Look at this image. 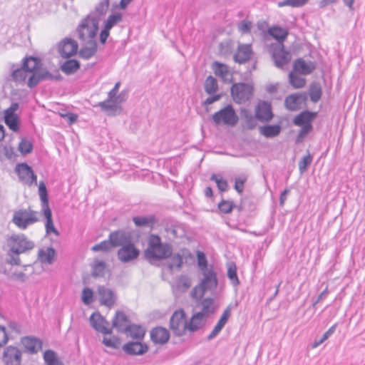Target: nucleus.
Here are the masks:
<instances>
[{
	"label": "nucleus",
	"instance_id": "nucleus-1",
	"mask_svg": "<svg viewBox=\"0 0 365 365\" xmlns=\"http://www.w3.org/2000/svg\"><path fill=\"white\" fill-rule=\"evenodd\" d=\"M6 255L8 258L6 263L11 265H20L19 255L32 250L35 243L29 240L24 234H13L6 239Z\"/></svg>",
	"mask_w": 365,
	"mask_h": 365
},
{
	"label": "nucleus",
	"instance_id": "nucleus-2",
	"mask_svg": "<svg viewBox=\"0 0 365 365\" xmlns=\"http://www.w3.org/2000/svg\"><path fill=\"white\" fill-rule=\"evenodd\" d=\"M202 273V279L199 284L193 288L191 293L192 297L197 301L203 297L206 291L215 289L218 284L217 274L212 266L209 270L203 271Z\"/></svg>",
	"mask_w": 365,
	"mask_h": 365
},
{
	"label": "nucleus",
	"instance_id": "nucleus-3",
	"mask_svg": "<svg viewBox=\"0 0 365 365\" xmlns=\"http://www.w3.org/2000/svg\"><path fill=\"white\" fill-rule=\"evenodd\" d=\"M38 212L31 210L20 209L14 212L12 217V222L19 229L26 230L29 226L38 221Z\"/></svg>",
	"mask_w": 365,
	"mask_h": 365
},
{
	"label": "nucleus",
	"instance_id": "nucleus-4",
	"mask_svg": "<svg viewBox=\"0 0 365 365\" xmlns=\"http://www.w3.org/2000/svg\"><path fill=\"white\" fill-rule=\"evenodd\" d=\"M253 86L247 83H234L231 88V95L237 103H243L251 99L253 96Z\"/></svg>",
	"mask_w": 365,
	"mask_h": 365
},
{
	"label": "nucleus",
	"instance_id": "nucleus-5",
	"mask_svg": "<svg viewBox=\"0 0 365 365\" xmlns=\"http://www.w3.org/2000/svg\"><path fill=\"white\" fill-rule=\"evenodd\" d=\"M212 120L216 125L223 123L233 126L237 123L238 116L235 113L233 107L231 105H227L215 113L212 116Z\"/></svg>",
	"mask_w": 365,
	"mask_h": 365
},
{
	"label": "nucleus",
	"instance_id": "nucleus-6",
	"mask_svg": "<svg viewBox=\"0 0 365 365\" xmlns=\"http://www.w3.org/2000/svg\"><path fill=\"white\" fill-rule=\"evenodd\" d=\"M98 24H79L76 33L81 44L97 43L96 36L98 31Z\"/></svg>",
	"mask_w": 365,
	"mask_h": 365
},
{
	"label": "nucleus",
	"instance_id": "nucleus-7",
	"mask_svg": "<svg viewBox=\"0 0 365 365\" xmlns=\"http://www.w3.org/2000/svg\"><path fill=\"white\" fill-rule=\"evenodd\" d=\"M170 328L175 336H181L187 329L186 315L182 309L174 312L170 319Z\"/></svg>",
	"mask_w": 365,
	"mask_h": 365
},
{
	"label": "nucleus",
	"instance_id": "nucleus-8",
	"mask_svg": "<svg viewBox=\"0 0 365 365\" xmlns=\"http://www.w3.org/2000/svg\"><path fill=\"white\" fill-rule=\"evenodd\" d=\"M110 0H101L81 23H99L105 21V16L109 6Z\"/></svg>",
	"mask_w": 365,
	"mask_h": 365
},
{
	"label": "nucleus",
	"instance_id": "nucleus-9",
	"mask_svg": "<svg viewBox=\"0 0 365 365\" xmlns=\"http://www.w3.org/2000/svg\"><path fill=\"white\" fill-rule=\"evenodd\" d=\"M62 78L60 73H57L56 75H53L46 69H40L38 72H34L31 74L28 78L27 86L30 88L36 87L39 82L45 80H61Z\"/></svg>",
	"mask_w": 365,
	"mask_h": 365
},
{
	"label": "nucleus",
	"instance_id": "nucleus-10",
	"mask_svg": "<svg viewBox=\"0 0 365 365\" xmlns=\"http://www.w3.org/2000/svg\"><path fill=\"white\" fill-rule=\"evenodd\" d=\"M15 171L17 173L19 180L24 183L31 185L36 184L37 176L34 173V171L29 165L25 163H19L16 165Z\"/></svg>",
	"mask_w": 365,
	"mask_h": 365
},
{
	"label": "nucleus",
	"instance_id": "nucleus-11",
	"mask_svg": "<svg viewBox=\"0 0 365 365\" xmlns=\"http://www.w3.org/2000/svg\"><path fill=\"white\" fill-rule=\"evenodd\" d=\"M19 108L18 103H12L11 106L4 110V122L6 125L14 132L19 130V119L15 112Z\"/></svg>",
	"mask_w": 365,
	"mask_h": 365
},
{
	"label": "nucleus",
	"instance_id": "nucleus-12",
	"mask_svg": "<svg viewBox=\"0 0 365 365\" xmlns=\"http://www.w3.org/2000/svg\"><path fill=\"white\" fill-rule=\"evenodd\" d=\"M22 353L14 346H9L4 350L2 361L4 365H21Z\"/></svg>",
	"mask_w": 365,
	"mask_h": 365
},
{
	"label": "nucleus",
	"instance_id": "nucleus-13",
	"mask_svg": "<svg viewBox=\"0 0 365 365\" xmlns=\"http://www.w3.org/2000/svg\"><path fill=\"white\" fill-rule=\"evenodd\" d=\"M139 255V250L135 247V245L132 243L131 241L125 246H123V247H120L118 251V259L124 263L137 259Z\"/></svg>",
	"mask_w": 365,
	"mask_h": 365
},
{
	"label": "nucleus",
	"instance_id": "nucleus-14",
	"mask_svg": "<svg viewBox=\"0 0 365 365\" xmlns=\"http://www.w3.org/2000/svg\"><path fill=\"white\" fill-rule=\"evenodd\" d=\"M91 327L98 332L103 334H111L112 328H109V322L98 312H94L90 317Z\"/></svg>",
	"mask_w": 365,
	"mask_h": 365
},
{
	"label": "nucleus",
	"instance_id": "nucleus-15",
	"mask_svg": "<svg viewBox=\"0 0 365 365\" xmlns=\"http://www.w3.org/2000/svg\"><path fill=\"white\" fill-rule=\"evenodd\" d=\"M78 48V43L75 40L66 38L58 43V51L62 58H68L77 53Z\"/></svg>",
	"mask_w": 365,
	"mask_h": 365
},
{
	"label": "nucleus",
	"instance_id": "nucleus-16",
	"mask_svg": "<svg viewBox=\"0 0 365 365\" xmlns=\"http://www.w3.org/2000/svg\"><path fill=\"white\" fill-rule=\"evenodd\" d=\"M128 98V91L125 90L122 91L118 95H115V97L110 100L111 103H108L111 106H115L112 108H101L103 111L106 112L108 115H117L120 114L122 112L121 104L126 101Z\"/></svg>",
	"mask_w": 365,
	"mask_h": 365
},
{
	"label": "nucleus",
	"instance_id": "nucleus-17",
	"mask_svg": "<svg viewBox=\"0 0 365 365\" xmlns=\"http://www.w3.org/2000/svg\"><path fill=\"white\" fill-rule=\"evenodd\" d=\"M170 259L168 264L170 269L173 268L180 269L184 263L187 262L188 259H192V255L187 249L180 250L178 252L170 255Z\"/></svg>",
	"mask_w": 365,
	"mask_h": 365
},
{
	"label": "nucleus",
	"instance_id": "nucleus-18",
	"mask_svg": "<svg viewBox=\"0 0 365 365\" xmlns=\"http://www.w3.org/2000/svg\"><path fill=\"white\" fill-rule=\"evenodd\" d=\"M255 115L258 120L262 123L270 121L273 118L272 108L266 101H261L255 108Z\"/></svg>",
	"mask_w": 365,
	"mask_h": 365
},
{
	"label": "nucleus",
	"instance_id": "nucleus-19",
	"mask_svg": "<svg viewBox=\"0 0 365 365\" xmlns=\"http://www.w3.org/2000/svg\"><path fill=\"white\" fill-rule=\"evenodd\" d=\"M109 238L111 241L113 248L125 246L131 241V235L130 233L119 230L110 233Z\"/></svg>",
	"mask_w": 365,
	"mask_h": 365
},
{
	"label": "nucleus",
	"instance_id": "nucleus-20",
	"mask_svg": "<svg viewBox=\"0 0 365 365\" xmlns=\"http://www.w3.org/2000/svg\"><path fill=\"white\" fill-rule=\"evenodd\" d=\"M272 58L274 61L275 66L282 68L284 65L289 62L291 55L289 52L286 51L284 49V45L281 44L274 48L272 53Z\"/></svg>",
	"mask_w": 365,
	"mask_h": 365
},
{
	"label": "nucleus",
	"instance_id": "nucleus-21",
	"mask_svg": "<svg viewBox=\"0 0 365 365\" xmlns=\"http://www.w3.org/2000/svg\"><path fill=\"white\" fill-rule=\"evenodd\" d=\"M122 349L128 355H143L148 351V346L139 341H129L123 346Z\"/></svg>",
	"mask_w": 365,
	"mask_h": 365
},
{
	"label": "nucleus",
	"instance_id": "nucleus-22",
	"mask_svg": "<svg viewBox=\"0 0 365 365\" xmlns=\"http://www.w3.org/2000/svg\"><path fill=\"white\" fill-rule=\"evenodd\" d=\"M98 294L101 303L108 307H111L115 302V295L113 290L105 286H100L98 288Z\"/></svg>",
	"mask_w": 365,
	"mask_h": 365
},
{
	"label": "nucleus",
	"instance_id": "nucleus-23",
	"mask_svg": "<svg viewBox=\"0 0 365 365\" xmlns=\"http://www.w3.org/2000/svg\"><path fill=\"white\" fill-rule=\"evenodd\" d=\"M150 339L154 344H165L170 339V333L165 328L157 327L151 329Z\"/></svg>",
	"mask_w": 365,
	"mask_h": 365
},
{
	"label": "nucleus",
	"instance_id": "nucleus-24",
	"mask_svg": "<svg viewBox=\"0 0 365 365\" xmlns=\"http://www.w3.org/2000/svg\"><path fill=\"white\" fill-rule=\"evenodd\" d=\"M21 341L26 351L31 354L38 353L42 348V341L34 336H24Z\"/></svg>",
	"mask_w": 365,
	"mask_h": 365
},
{
	"label": "nucleus",
	"instance_id": "nucleus-25",
	"mask_svg": "<svg viewBox=\"0 0 365 365\" xmlns=\"http://www.w3.org/2000/svg\"><path fill=\"white\" fill-rule=\"evenodd\" d=\"M231 309L230 304L226 307L213 330L207 336V340H212L221 331L230 316Z\"/></svg>",
	"mask_w": 365,
	"mask_h": 365
},
{
	"label": "nucleus",
	"instance_id": "nucleus-26",
	"mask_svg": "<svg viewBox=\"0 0 365 365\" xmlns=\"http://www.w3.org/2000/svg\"><path fill=\"white\" fill-rule=\"evenodd\" d=\"M128 316L121 311H117L112 320V327L115 328L118 332L123 333L129 326Z\"/></svg>",
	"mask_w": 365,
	"mask_h": 365
},
{
	"label": "nucleus",
	"instance_id": "nucleus-27",
	"mask_svg": "<svg viewBox=\"0 0 365 365\" xmlns=\"http://www.w3.org/2000/svg\"><path fill=\"white\" fill-rule=\"evenodd\" d=\"M252 55V48L250 44H242L238 46L234 60L239 63H245L250 60Z\"/></svg>",
	"mask_w": 365,
	"mask_h": 365
},
{
	"label": "nucleus",
	"instance_id": "nucleus-28",
	"mask_svg": "<svg viewBox=\"0 0 365 365\" xmlns=\"http://www.w3.org/2000/svg\"><path fill=\"white\" fill-rule=\"evenodd\" d=\"M306 99L304 94L294 93L286 97L284 105L289 110H296L299 108V105Z\"/></svg>",
	"mask_w": 365,
	"mask_h": 365
},
{
	"label": "nucleus",
	"instance_id": "nucleus-29",
	"mask_svg": "<svg viewBox=\"0 0 365 365\" xmlns=\"http://www.w3.org/2000/svg\"><path fill=\"white\" fill-rule=\"evenodd\" d=\"M294 70L302 75L310 74L314 69L315 65L312 62L307 63L302 58L297 59L294 63Z\"/></svg>",
	"mask_w": 365,
	"mask_h": 365
},
{
	"label": "nucleus",
	"instance_id": "nucleus-30",
	"mask_svg": "<svg viewBox=\"0 0 365 365\" xmlns=\"http://www.w3.org/2000/svg\"><path fill=\"white\" fill-rule=\"evenodd\" d=\"M172 254V250L169 245L162 244L153 250V254L149 255L147 259H163L170 257Z\"/></svg>",
	"mask_w": 365,
	"mask_h": 365
},
{
	"label": "nucleus",
	"instance_id": "nucleus-31",
	"mask_svg": "<svg viewBox=\"0 0 365 365\" xmlns=\"http://www.w3.org/2000/svg\"><path fill=\"white\" fill-rule=\"evenodd\" d=\"M42 63L40 58L34 56L26 57L23 59L22 66L30 73L38 72Z\"/></svg>",
	"mask_w": 365,
	"mask_h": 365
},
{
	"label": "nucleus",
	"instance_id": "nucleus-32",
	"mask_svg": "<svg viewBox=\"0 0 365 365\" xmlns=\"http://www.w3.org/2000/svg\"><path fill=\"white\" fill-rule=\"evenodd\" d=\"M43 216L45 217L46 221L45 223V229L47 235L51 233H53L56 236H58L60 235L59 232L54 227L53 219H52V212L50 207L41 209Z\"/></svg>",
	"mask_w": 365,
	"mask_h": 365
},
{
	"label": "nucleus",
	"instance_id": "nucleus-33",
	"mask_svg": "<svg viewBox=\"0 0 365 365\" xmlns=\"http://www.w3.org/2000/svg\"><path fill=\"white\" fill-rule=\"evenodd\" d=\"M282 128L279 125H266L259 127V133L263 136L271 138L279 135Z\"/></svg>",
	"mask_w": 365,
	"mask_h": 365
},
{
	"label": "nucleus",
	"instance_id": "nucleus-34",
	"mask_svg": "<svg viewBox=\"0 0 365 365\" xmlns=\"http://www.w3.org/2000/svg\"><path fill=\"white\" fill-rule=\"evenodd\" d=\"M123 333L133 339L141 340L144 338L145 331L141 326L133 324H130Z\"/></svg>",
	"mask_w": 365,
	"mask_h": 365
},
{
	"label": "nucleus",
	"instance_id": "nucleus-35",
	"mask_svg": "<svg viewBox=\"0 0 365 365\" xmlns=\"http://www.w3.org/2000/svg\"><path fill=\"white\" fill-rule=\"evenodd\" d=\"M133 222L136 227H147L152 228L156 222L154 215L135 216L133 217Z\"/></svg>",
	"mask_w": 365,
	"mask_h": 365
},
{
	"label": "nucleus",
	"instance_id": "nucleus-36",
	"mask_svg": "<svg viewBox=\"0 0 365 365\" xmlns=\"http://www.w3.org/2000/svg\"><path fill=\"white\" fill-rule=\"evenodd\" d=\"M97 52V43L82 44V47L78 51L81 58L88 60L93 57Z\"/></svg>",
	"mask_w": 365,
	"mask_h": 365
},
{
	"label": "nucleus",
	"instance_id": "nucleus-37",
	"mask_svg": "<svg viewBox=\"0 0 365 365\" xmlns=\"http://www.w3.org/2000/svg\"><path fill=\"white\" fill-rule=\"evenodd\" d=\"M120 86V82H117L114 87L108 92V98L103 101L98 102L95 107H100L101 108H112L113 107L115 108V106H111L108 103H111L110 100L113 99L115 96L117 94L119 88Z\"/></svg>",
	"mask_w": 365,
	"mask_h": 365
},
{
	"label": "nucleus",
	"instance_id": "nucleus-38",
	"mask_svg": "<svg viewBox=\"0 0 365 365\" xmlns=\"http://www.w3.org/2000/svg\"><path fill=\"white\" fill-rule=\"evenodd\" d=\"M56 251L53 247H48L46 250L41 249L38 250V259L42 263L51 264L53 262Z\"/></svg>",
	"mask_w": 365,
	"mask_h": 365
},
{
	"label": "nucleus",
	"instance_id": "nucleus-39",
	"mask_svg": "<svg viewBox=\"0 0 365 365\" xmlns=\"http://www.w3.org/2000/svg\"><path fill=\"white\" fill-rule=\"evenodd\" d=\"M203 312L195 313L189 323H187V329L191 332L197 331L202 326V322L203 319Z\"/></svg>",
	"mask_w": 365,
	"mask_h": 365
},
{
	"label": "nucleus",
	"instance_id": "nucleus-40",
	"mask_svg": "<svg viewBox=\"0 0 365 365\" xmlns=\"http://www.w3.org/2000/svg\"><path fill=\"white\" fill-rule=\"evenodd\" d=\"M162 244L163 243L161 242V239L158 235H150L148 239V247L145 250V257L148 258L149 255L153 254V250L159 247V246Z\"/></svg>",
	"mask_w": 365,
	"mask_h": 365
},
{
	"label": "nucleus",
	"instance_id": "nucleus-41",
	"mask_svg": "<svg viewBox=\"0 0 365 365\" xmlns=\"http://www.w3.org/2000/svg\"><path fill=\"white\" fill-rule=\"evenodd\" d=\"M315 113L307 110L303 111L294 118L293 122L296 125L311 124V121Z\"/></svg>",
	"mask_w": 365,
	"mask_h": 365
},
{
	"label": "nucleus",
	"instance_id": "nucleus-42",
	"mask_svg": "<svg viewBox=\"0 0 365 365\" xmlns=\"http://www.w3.org/2000/svg\"><path fill=\"white\" fill-rule=\"evenodd\" d=\"M80 68V63L75 59L66 61L61 66V71L67 75L74 73Z\"/></svg>",
	"mask_w": 365,
	"mask_h": 365
},
{
	"label": "nucleus",
	"instance_id": "nucleus-43",
	"mask_svg": "<svg viewBox=\"0 0 365 365\" xmlns=\"http://www.w3.org/2000/svg\"><path fill=\"white\" fill-rule=\"evenodd\" d=\"M204 89L208 95L215 94L218 90L217 79L212 76H207L204 83Z\"/></svg>",
	"mask_w": 365,
	"mask_h": 365
},
{
	"label": "nucleus",
	"instance_id": "nucleus-44",
	"mask_svg": "<svg viewBox=\"0 0 365 365\" xmlns=\"http://www.w3.org/2000/svg\"><path fill=\"white\" fill-rule=\"evenodd\" d=\"M197 304H200L202 306V311L200 312H203V316L206 314H209L210 313L214 312L213 303L214 300L212 298L207 297L202 299L201 298L200 300H196Z\"/></svg>",
	"mask_w": 365,
	"mask_h": 365
},
{
	"label": "nucleus",
	"instance_id": "nucleus-45",
	"mask_svg": "<svg viewBox=\"0 0 365 365\" xmlns=\"http://www.w3.org/2000/svg\"><path fill=\"white\" fill-rule=\"evenodd\" d=\"M269 32L270 35L279 42V45L282 44V41L287 37L288 33L286 29L279 26H273L269 28Z\"/></svg>",
	"mask_w": 365,
	"mask_h": 365
},
{
	"label": "nucleus",
	"instance_id": "nucleus-46",
	"mask_svg": "<svg viewBox=\"0 0 365 365\" xmlns=\"http://www.w3.org/2000/svg\"><path fill=\"white\" fill-rule=\"evenodd\" d=\"M212 69L214 70V73L216 76L222 78L223 80H225L227 76L229 73L228 67L220 62L215 61L212 64Z\"/></svg>",
	"mask_w": 365,
	"mask_h": 365
},
{
	"label": "nucleus",
	"instance_id": "nucleus-47",
	"mask_svg": "<svg viewBox=\"0 0 365 365\" xmlns=\"http://www.w3.org/2000/svg\"><path fill=\"white\" fill-rule=\"evenodd\" d=\"M38 194L41 200V209L49 207L48 192L46 185L43 181L39 183Z\"/></svg>",
	"mask_w": 365,
	"mask_h": 365
},
{
	"label": "nucleus",
	"instance_id": "nucleus-48",
	"mask_svg": "<svg viewBox=\"0 0 365 365\" xmlns=\"http://www.w3.org/2000/svg\"><path fill=\"white\" fill-rule=\"evenodd\" d=\"M43 359L47 365H61L56 353L52 350H46L43 354Z\"/></svg>",
	"mask_w": 365,
	"mask_h": 365
},
{
	"label": "nucleus",
	"instance_id": "nucleus-49",
	"mask_svg": "<svg viewBox=\"0 0 365 365\" xmlns=\"http://www.w3.org/2000/svg\"><path fill=\"white\" fill-rule=\"evenodd\" d=\"M289 83L295 88H301L305 86V79L302 77L297 76L293 72L289 74Z\"/></svg>",
	"mask_w": 365,
	"mask_h": 365
},
{
	"label": "nucleus",
	"instance_id": "nucleus-50",
	"mask_svg": "<svg viewBox=\"0 0 365 365\" xmlns=\"http://www.w3.org/2000/svg\"><path fill=\"white\" fill-rule=\"evenodd\" d=\"M106 267V265L104 262L96 260L92 267V275L93 277H103Z\"/></svg>",
	"mask_w": 365,
	"mask_h": 365
},
{
	"label": "nucleus",
	"instance_id": "nucleus-51",
	"mask_svg": "<svg viewBox=\"0 0 365 365\" xmlns=\"http://www.w3.org/2000/svg\"><path fill=\"white\" fill-rule=\"evenodd\" d=\"M29 72L21 66V68H16L12 72V78L16 82H24L27 78Z\"/></svg>",
	"mask_w": 365,
	"mask_h": 365
},
{
	"label": "nucleus",
	"instance_id": "nucleus-52",
	"mask_svg": "<svg viewBox=\"0 0 365 365\" xmlns=\"http://www.w3.org/2000/svg\"><path fill=\"white\" fill-rule=\"evenodd\" d=\"M309 96L312 102L317 103L322 96V88L319 84H312L309 88Z\"/></svg>",
	"mask_w": 365,
	"mask_h": 365
},
{
	"label": "nucleus",
	"instance_id": "nucleus-53",
	"mask_svg": "<svg viewBox=\"0 0 365 365\" xmlns=\"http://www.w3.org/2000/svg\"><path fill=\"white\" fill-rule=\"evenodd\" d=\"M235 207H237L238 210H240V207H237L234 205V203L232 201L230 200H222L219 204H218V208L220 210V212L228 214L230 213Z\"/></svg>",
	"mask_w": 365,
	"mask_h": 365
},
{
	"label": "nucleus",
	"instance_id": "nucleus-54",
	"mask_svg": "<svg viewBox=\"0 0 365 365\" xmlns=\"http://www.w3.org/2000/svg\"><path fill=\"white\" fill-rule=\"evenodd\" d=\"M309 0H283L279 1L277 5L279 7L291 6V7H301L304 6Z\"/></svg>",
	"mask_w": 365,
	"mask_h": 365
},
{
	"label": "nucleus",
	"instance_id": "nucleus-55",
	"mask_svg": "<svg viewBox=\"0 0 365 365\" xmlns=\"http://www.w3.org/2000/svg\"><path fill=\"white\" fill-rule=\"evenodd\" d=\"M113 248L111 241L108 237V240H104L99 244L95 245L91 250L94 252L104 251L108 252Z\"/></svg>",
	"mask_w": 365,
	"mask_h": 365
},
{
	"label": "nucleus",
	"instance_id": "nucleus-56",
	"mask_svg": "<svg viewBox=\"0 0 365 365\" xmlns=\"http://www.w3.org/2000/svg\"><path fill=\"white\" fill-rule=\"evenodd\" d=\"M312 155L308 153V154L304 156L299 162V170L301 174H303L307 170V168L312 162Z\"/></svg>",
	"mask_w": 365,
	"mask_h": 365
},
{
	"label": "nucleus",
	"instance_id": "nucleus-57",
	"mask_svg": "<svg viewBox=\"0 0 365 365\" xmlns=\"http://www.w3.org/2000/svg\"><path fill=\"white\" fill-rule=\"evenodd\" d=\"M33 148L32 143L25 138L22 139L19 145V150L23 155L31 153Z\"/></svg>",
	"mask_w": 365,
	"mask_h": 365
},
{
	"label": "nucleus",
	"instance_id": "nucleus-58",
	"mask_svg": "<svg viewBox=\"0 0 365 365\" xmlns=\"http://www.w3.org/2000/svg\"><path fill=\"white\" fill-rule=\"evenodd\" d=\"M210 180L215 182L218 189L221 192H225L227 190V187H228L227 182V180L223 179L222 177H220L217 175H215V174H212L210 177Z\"/></svg>",
	"mask_w": 365,
	"mask_h": 365
},
{
	"label": "nucleus",
	"instance_id": "nucleus-59",
	"mask_svg": "<svg viewBox=\"0 0 365 365\" xmlns=\"http://www.w3.org/2000/svg\"><path fill=\"white\" fill-rule=\"evenodd\" d=\"M227 277L232 281L234 286L240 284V281L237 274V267L235 264H230L227 269Z\"/></svg>",
	"mask_w": 365,
	"mask_h": 365
},
{
	"label": "nucleus",
	"instance_id": "nucleus-60",
	"mask_svg": "<svg viewBox=\"0 0 365 365\" xmlns=\"http://www.w3.org/2000/svg\"><path fill=\"white\" fill-rule=\"evenodd\" d=\"M197 264L201 272L210 269L208 267L207 260L204 252L197 251Z\"/></svg>",
	"mask_w": 365,
	"mask_h": 365
},
{
	"label": "nucleus",
	"instance_id": "nucleus-61",
	"mask_svg": "<svg viewBox=\"0 0 365 365\" xmlns=\"http://www.w3.org/2000/svg\"><path fill=\"white\" fill-rule=\"evenodd\" d=\"M247 180L245 175H241L235 178V190L241 194L245 188V184Z\"/></svg>",
	"mask_w": 365,
	"mask_h": 365
},
{
	"label": "nucleus",
	"instance_id": "nucleus-62",
	"mask_svg": "<svg viewBox=\"0 0 365 365\" xmlns=\"http://www.w3.org/2000/svg\"><path fill=\"white\" fill-rule=\"evenodd\" d=\"M43 8V3L40 0H32L29 5V9L32 14H38Z\"/></svg>",
	"mask_w": 365,
	"mask_h": 365
},
{
	"label": "nucleus",
	"instance_id": "nucleus-63",
	"mask_svg": "<svg viewBox=\"0 0 365 365\" xmlns=\"http://www.w3.org/2000/svg\"><path fill=\"white\" fill-rule=\"evenodd\" d=\"M4 274L6 275L9 278L20 280L21 282H24L26 278V274L22 272H10L7 269H4Z\"/></svg>",
	"mask_w": 365,
	"mask_h": 365
},
{
	"label": "nucleus",
	"instance_id": "nucleus-64",
	"mask_svg": "<svg viewBox=\"0 0 365 365\" xmlns=\"http://www.w3.org/2000/svg\"><path fill=\"white\" fill-rule=\"evenodd\" d=\"M93 291L89 288H85L82 292V301L86 304H90L93 302Z\"/></svg>",
	"mask_w": 365,
	"mask_h": 365
}]
</instances>
